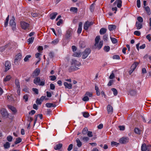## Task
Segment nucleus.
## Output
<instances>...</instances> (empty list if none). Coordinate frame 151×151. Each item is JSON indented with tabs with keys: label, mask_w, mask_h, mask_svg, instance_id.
Listing matches in <instances>:
<instances>
[{
	"label": "nucleus",
	"mask_w": 151,
	"mask_h": 151,
	"mask_svg": "<svg viewBox=\"0 0 151 151\" xmlns=\"http://www.w3.org/2000/svg\"><path fill=\"white\" fill-rule=\"evenodd\" d=\"M134 132L137 134H140V130L138 128H135L134 129Z\"/></svg>",
	"instance_id": "58836bf2"
},
{
	"label": "nucleus",
	"mask_w": 151,
	"mask_h": 151,
	"mask_svg": "<svg viewBox=\"0 0 151 151\" xmlns=\"http://www.w3.org/2000/svg\"><path fill=\"white\" fill-rule=\"evenodd\" d=\"M108 35L107 34L104 35L103 37V39L104 41H106L107 40Z\"/></svg>",
	"instance_id": "774afa93"
},
{
	"label": "nucleus",
	"mask_w": 151,
	"mask_h": 151,
	"mask_svg": "<svg viewBox=\"0 0 151 151\" xmlns=\"http://www.w3.org/2000/svg\"><path fill=\"white\" fill-rule=\"evenodd\" d=\"M138 65V63H134L131 66V68H133L134 69H135Z\"/></svg>",
	"instance_id": "0e129e2a"
},
{
	"label": "nucleus",
	"mask_w": 151,
	"mask_h": 151,
	"mask_svg": "<svg viewBox=\"0 0 151 151\" xmlns=\"http://www.w3.org/2000/svg\"><path fill=\"white\" fill-rule=\"evenodd\" d=\"M111 39L112 42L114 44H115L117 42V40L115 38L111 37Z\"/></svg>",
	"instance_id": "a18cd8bd"
},
{
	"label": "nucleus",
	"mask_w": 151,
	"mask_h": 151,
	"mask_svg": "<svg viewBox=\"0 0 151 151\" xmlns=\"http://www.w3.org/2000/svg\"><path fill=\"white\" fill-rule=\"evenodd\" d=\"M10 144L8 142H6V143L4 145V149H7L10 147Z\"/></svg>",
	"instance_id": "c756f323"
},
{
	"label": "nucleus",
	"mask_w": 151,
	"mask_h": 151,
	"mask_svg": "<svg viewBox=\"0 0 151 151\" xmlns=\"http://www.w3.org/2000/svg\"><path fill=\"white\" fill-rule=\"evenodd\" d=\"M15 20V18L14 16H13L12 18L9 21V25L12 27V30L14 31L16 29V23L14 22Z\"/></svg>",
	"instance_id": "20e7f679"
},
{
	"label": "nucleus",
	"mask_w": 151,
	"mask_h": 151,
	"mask_svg": "<svg viewBox=\"0 0 151 151\" xmlns=\"http://www.w3.org/2000/svg\"><path fill=\"white\" fill-rule=\"evenodd\" d=\"M87 135L89 137H92L93 136L92 132L91 131H88L87 132Z\"/></svg>",
	"instance_id": "680f3d73"
},
{
	"label": "nucleus",
	"mask_w": 151,
	"mask_h": 151,
	"mask_svg": "<svg viewBox=\"0 0 151 151\" xmlns=\"http://www.w3.org/2000/svg\"><path fill=\"white\" fill-rule=\"evenodd\" d=\"M11 65L10 64L9 62L8 61H6V62L5 65V72H6L10 69Z\"/></svg>",
	"instance_id": "9b49d317"
},
{
	"label": "nucleus",
	"mask_w": 151,
	"mask_h": 151,
	"mask_svg": "<svg viewBox=\"0 0 151 151\" xmlns=\"http://www.w3.org/2000/svg\"><path fill=\"white\" fill-rule=\"evenodd\" d=\"M34 39V37H32L27 40V42H29V44H30L33 42Z\"/></svg>",
	"instance_id": "4c0bfd02"
},
{
	"label": "nucleus",
	"mask_w": 151,
	"mask_h": 151,
	"mask_svg": "<svg viewBox=\"0 0 151 151\" xmlns=\"http://www.w3.org/2000/svg\"><path fill=\"white\" fill-rule=\"evenodd\" d=\"M73 145L72 144H70L68 148L67 149V150L68 151L71 150L73 148Z\"/></svg>",
	"instance_id": "e2e57ef3"
},
{
	"label": "nucleus",
	"mask_w": 151,
	"mask_h": 151,
	"mask_svg": "<svg viewBox=\"0 0 151 151\" xmlns=\"http://www.w3.org/2000/svg\"><path fill=\"white\" fill-rule=\"evenodd\" d=\"M22 57V55L19 53L18 54L17 56H16L14 60V63L15 64H17L18 62L20 61Z\"/></svg>",
	"instance_id": "6e6552de"
},
{
	"label": "nucleus",
	"mask_w": 151,
	"mask_h": 151,
	"mask_svg": "<svg viewBox=\"0 0 151 151\" xmlns=\"http://www.w3.org/2000/svg\"><path fill=\"white\" fill-rule=\"evenodd\" d=\"M95 8V4H92L90 6V9L91 12H93L94 11Z\"/></svg>",
	"instance_id": "de8ad7c7"
},
{
	"label": "nucleus",
	"mask_w": 151,
	"mask_h": 151,
	"mask_svg": "<svg viewBox=\"0 0 151 151\" xmlns=\"http://www.w3.org/2000/svg\"><path fill=\"white\" fill-rule=\"evenodd\" d=\"M76 141L77 143V146L78 147H80L82 145V143L78 138L76 139Z\"/></svg>",
	"instance_id": "2f4dec72"
},
{
	"label": "nucleus",
	"mask_w": 151,
	"mask_h": 151,
	"mask_svg": "<svg viewBox=\"0 0 151 151\" xmlns=\"http://www.w3.org/2000/svg\"><path fill=\"white\" fill-rule=\"evenodd\" d=\"M79 45L80 47L81 48L85 47L86 46L85 42L83 41H80L79 43Z\"/></svg>",
	"instance_id": "6ab92c4d"
},
{
	"label": "nucleus",
	"mask_w": 151,
	"mask_h": 151,
	"mask_svg": "<svg viewBox=\"0 0 151 151\" xmlns=\"http://www.w3.org/2000/svg\"><path fill=\"white\" fill-rule=\"evenodd\" d=\"M93 24L92 22H89L88 21L86 22L84 25V29L85 30L88 29V27Z\"/></svg>",
	"instance_id": "423d86ee"
},
{
	"label": "nucleus",
	"mask_w": 151,
	"mask_h": 151,
	"mask_svg": "<svg viewBox=\"0 0 151 151\" xmlns=\"http://www.w3.org/2000/svg\"><path fill=\"white\" fill-rule=\"evenodd\" d=\"M64 86L65 88H68L70 89L72 88V85L70 84H68V83L65 82L64 83Z\"/></svg>",
	"instance_id": "412c9836"
},
{
	"label": "nucleus",
	"mask_w": 151,
	"mask_h": 151,
	"mask_svg": "<svg viewBox=\"0 0 151 151\" xmlns=\"http://www.w3.org/2000/svg\"><path fill=\"white\" fill-rule=\"evenodd\" d=\"M30 55H27L24 58V60L25 62H27L29 61V58L31 57Z\"/></svg>",
	"instance_id": "79ce46f5"
},
{
	"label": "nucleus",
	"mask_w": 151,
	"mask_h": 151,
	"mask_svg": "<svg viewBox=\"0 0 151 151\" xmlns=\"http://www.w3.org/2000/svg\"><path fill=\"white\" fill-rule=\"evenodd\" d=\"M70 10L73 12L76 13L78 9L77 8L75 7H71L70 8Z\"/></svg>",
	"instance_id": "c9c22d12"
},
{
	"label": "nucleus",
	"mask_w": 151,
	"mask_h": 151,
	"mask_svg": "<svg viewBox=\"0 0 151 151\" xmlns=\"http://www.w3.org/2000/svg\"><path fill=\"white\" fill-rule=\"evenodd\" d=\"M107 29L105 28H101L99 31V33L101 35H103L105 34L106 31Z\"/></svg>",
	"instance_id": "dca6fc26"
},
{
	"label": "nucleus",
	"mask_w": 151,
	"mask_h": 151,
	"mask_svg": "<svg viewBox=\"0 0 151 151\" xmlns=\"http://www.w3.org/2000/svg\"><path fill=\"white\" fill-rule=\"evenodd\" d=\"M46 106L48 108L51 107H55L56 105L55 104H53L52 103H47L46 104Z\"/></svg>",
	"instance_id": "393cba45"
},
{
	"label": "nucleus",
	"mask_w": 151,
	"mask_h": 151,
	"mask_svg": "<svg viewBox=\"0 0 151 151\" xmlns=\"http://www.w3.org/2000/svg\"><path fill=\"white\" fill-rule=\"evenodd\" d=\"M63 144L61 143H59L56 145L54 147V149L55 150H60L62 147Z\"/></svg>",
	"instance_id": "a211bd4d"
},
{
	"label": "nucleus",
	"mask_w": 151,
	"mask_h": 151,
	"mask_svg": "<svg viewBox=\"0 0 151 151\" xmlns=\"http://www.w3.org/2000/svg\"><path fill=\"white\" fill-rule=\"evenodd\" d=\"M23 98L25 100V101L27 102L28 101V96L27 94H25L23 96Z\"/></svg>",
	"instance_id": "603ef678"
},
{
	"label": "nucleus",
	"mask_w": 151,
	"mask_h": 151,
	"mask_svg": "<svg viewBox=\"0 0 151 151\" xmlns=\"http://www.w3.org/2000/svg\"><path fill=\"white\" fill-rule=\"evenodd\" d=\"M103 44V41H101L99 44V43L96 46H94L96 47V48H97L98 50H99L102 47Z\"/></svg>",
	"instance_id": "4468645a"
},
{
	"label": "nucleus",
	"mask_w": 151,
	"mask_h": 151,
	"mask_svg": "<svg viewBox=\"0 0 151 151\" xmlns=\"http://www.w3.org/2000/svg\"><path fill=\"white\" fill-rule=\"evenodd\" d=\"M41 79L40 77H35L33 81L34 83L36 85L39 84L40 86H44L45 84V80H44L43 81H41L40 82Z\"/></svg>",
	"instance_id": "f257e3e1"
},
{
	"label": "nucleus",
	"mask_w": 151,
	"mask_h": 151,
	"mask_svg": "<svg viewBox=\"0 0 151 151\" xmlns=\"http://www.w3.org/2000/svg\"><path fill=\"white\" fill-rule=\"evenodd\" d=\"M137 20L138 22L140 23H142L143 21V19L141 17H139L137 18Z\"/></svg>",
	"instance_id": "3c124183"
},
{
	"label": "nucleus",
	"mask_w": 151,
	"mask_h": 151,
	"mask_svg": "<svg viewBox=\"0 0 151 151\" xmlns=\"http://www.w3.org/2000/svg\"><path fill=\"white\" fill-rule=\"evenodd\" d=\"M85 94L89 97H92L93 96V93L88 91L86 92Z\"/></svg>",
	"instance_id": "a19ab883"
},
{
	"label": "nucleus",
	"mask_w": 151,
	"mask_h": 151,
	"mask_svg": "<svg viewBox=\"0 0 151 151\" xmlns=\"http://www.w3.org/2000/svg\"><path fill=\"white\" fill-rule=\"evenodd\" d=\"M49 56L50 58H52L54 57V53L53 52H50Z\"/></svg>",
	"instance_id": "13d9d810"
},
{
	"label": "nucleus",
	"mask_w": 151,
	"mask_h": 151,
	"mask_svg": "<svg viewBox=\"0 0 151 151\" xmlns=\"http://www.w3.org/2000/svg\"><path fill=\"white\" fill-rule=\"evenodd\" d=\"M63 20L61 19H60L59 21L57 23V25L58 26H60L61 24L63 23Z\"/></svg>",
	"instance_id": "338daca9"
},
{
	"label": "nucleus",
	"mask_w": 151,
	"mask_h": 151,
	"mask_svg": "<svg viewBox=\"0 0 151 151\" xmlns=\"http://www.w3.org/2000/svg\"><path fill=\"white\" fill-rule=\"evenodd\" d=\"M72 65H75L76 66H80L81 65V63L75 59L72 60Z\"/></svg>",
	"instance_id": "ddd939ff"
},
{
	"label": "nucleus",
	"mask_w": 151,
	"mask_h": 151,
	"mask_svg": "<svg viewBox=\"0 0 151 151\" xmlns=\"http://www.w3.org/2000/svg\"><path fill=\"white\" fill-rule=\"evenodd\" d=\"M59 42V40L58 39H56L52 41L51 42V44H53L54 45H56Z\"/></svg>",
	"instance_id": "8fccbe9b"
},
{
	"label": "nucleus",
	"mask_w": 151,
	"mask_h": 151,
	"mask_svg": "<svg viewBox=\"0 0 151 151\" xmlns=\"http://www.w3.org/2000/svg\"><path fill=\"white\" fill-rule=\"evenodd\" d=\"M82 100L84 101H87L89 100V98L85 94V96L82 98Z\"/></svg>",
	"instance_id": "49530a36"
},
{
	"label": "nucleus",
	"mask_w": 151,
	"mask_h": 151,
	"mask_svg": "<svg viewBox=\"0 0 151 151\" xmlns=\"http://www.w3.org/2000/svg\"><path fill=\"white\" fill-rule=\"evenodd\" d=\"M88 129L87 127L84 128L82 131V134H83L85 135L87 134L88 132Z\"/></svg>",
	"instance_id": "ea45409f"
},
{
	"label": "nucleus",
	"mask_w": 151,
	"mask_h": 151,
	"mask_svg": "<svg viewBox=\"0 0 151 151\" xmlns=\"http://www.w3.org/2000/svg\"><path fill=\"white\" fill-rule=\"evenodd\" d=\"M111 145L112 147L114 146L116 147L118 145H119V143H117L116 142L114 141L112 142L111 143Z\"/></svg>",
	"instance_id": "09e8293b"
},
{
	"label": "nucleus",
	"mask_w": 151,
	"mask_h": 151,
	"mask_svg": "<svg viewBox=\"0 0 151 151\" xmlns=\"http://www.w3.org/2000/svg\"><path fill=\"white\" fill-rule=\"evenodd\" d=\"M78 69V68L75 66H71L69 68V71L70 72H71L73 70H77Z\"/></svg>",
	"instance_id": "2eb2a0df"
},
{
	"label": "nucleus",
	"mask_w": 151,
	"mask_h": 151,
	"mask_svg": "<svg viewBox=\"0 0 151 151\" xmlns=\"http://www.w3.org/2000/svg\"><path fill=\"white\" fill-rule=\"evenodd\" d=\"M81 52H75L73 54V56L74 57H80L81 56Z\"/></svg>",
	"instance_id": "f704fd0d"
},
{
	"label": "nucleus",
	"mask_w": 151,
	"mask_h": 151,
	"mask_svg": "<svg viewBox=\"0 0 151 151\" xmlns=\"http://www.w3.org/2000/svg\"><path fill=\"white\" fill-rule=\"evenodd\" d=\"M111 90L113 92V94L114 96H116L118 94V92L116 89L115 88H112Z\"/></svg>",
	"instance_id": "37998d69"
},
{
	"label": "nucleus",
	"mask_w": 151,
	"mask_h": 151,
	"mask_svg": "<svg viewBox=\"0 0 151 151\" xmlns=\"http://www.w3.org/2000/svg\"><path fill=\"white\" fill-rule=\"evenodd\" d=\"M137 91L136 90H132L130 91V94L132 96H134L135 95L137 94Z\"/></svg>",
	"instance_id": "c85d7f7f"
},
{
	"label": "nucleus",
	"mask_w": 151,
	"mask_h": 151,
	"mask_svg": "<svg viewBox=\"0 0 151 151\" xmlns=\"http://www.w3.org/2000/svg\"><path fill=\"white\" fill-rule=\"evenodd\" d=\"M117 4V6L118 8H120L122 6V1L121 0H116L114 3V5L115 6Z\"/></svg>",
	"instance_id": "9d476101"
},
{
	"label": "nucleus",
	"mask_w": 151,
	"mask_h": 151,
	"mask_svg": "<svg viewBox=\"0 0 151 151\" xmlns=\"http://www.w3.org/2000/svg\"><path fill=\"white\" fill-rule=\"evenodd\" d=\"M134 34L137 36H139L141 34L140 32L138 31H135L134 32Z\"/></svg>",
	"instance_id": "5fc2aeb1"
},
{
	"label": "nucleus",
	"mask_w": 151,
	"mask_h": 151,
	"mask_svg": "<svg viewBox=\"0 0 151 151\" xmlns=\"http://www.w3.org/2000/svg\"><path fill=\"white\" fill-rule=\"evenodd\" d=\"M40 70L38 68H36L32 73V76L33 78H35L38 76L40 73Z\"/></svg>",
	"instance_id": "1a4fd4ad"
},
{
	"label": "nucleus",
	"mask_w": 151,
	"mask_h": 151,
	"mask_svg": "<svg viewBox=\"0 0 151 151\" xmlns=\"http://www.w3.org/2000/svg\"><path fill=\"white\" fill-rule=\"evenodd\" d=\"M91 52V50L89 48L86 49L82 52V58L83 59L86 58Z\"/></svg>",
	"instance_id": "f03ea898"
},
{
	"label": "nucleus",
	"mask_w": 151,
	"mask_h": 151,
	"mask_svg": "<svg viewBox=\"0 0 151 151\" xmlns=\"http://www.w3.org/2000/svg\"><path fill=\"white\" fill-rule=\"evenodd\" d=\"M129 138L128 137H123L119 140V142L122 144H126L128 142Z\"/></svg>",
	"instance_id": "0eeeda50"
},
{
	"label": "nucleus",
	"mask_w": 151,
	"mask_h": 151,
	"mask_svg": "<svg viewBox=\"0 0 151 151\" xmlns=\"http://www.w3.org/2000/svg\"><path fill=\"white\" fill-rule=\"evenodd\" d=\"M11 78V77L10 75L7 76L6 78L4 79L3 81L5 82L8 81L10 80Z\"/></svg>",
	"instance_id": "72a5a7b5"
},
{
	"label": "nucleus",
	"mask_w": 151,
	"mask_h": 151,
	"mask_svg": "<svg viewBox=\"0 0 151 151\" xmlns=\"http://www.w3.org/2000/svg\"><path fill=\"white\" fill-rule=\"evenodd\" d=\"M73 33V30L71 28L69 29L66 32V33L65 35V38L67 40H69L70 39V37Z\"/></svg>",
	"instance_id": "7ed1b4c3"
},
{
	"label": "nucleus",
	"mask_w": 151,
	"mask_h": 151,
	"mask_svg": "<svg viewBox=\"0 0 151 151\" xmlns=\"http://www.w3.org/2000/svg\"><path fill=\"white\" fill-rule=\"evenodd\" d=\"M58 14L57 12H54L50 14V18L51 19H53L55 18L56 15Z\"/></svg>",
	"instance_id": "b1692460"
},
{
	"label": "nucleus",
	"mask_w": 151,
	"mask_h": 151,
	"mask_svg": "<svg viewBox=\"0 0 151 151\" xmlns=\"http://www.w3.org/2000/svg\"><path fill=\"white\" fill-rule=\"evenodd\" d=\"M107 109L109 114L112 112L113 111V108L110 105H109L107 106Z\"/></svg>",
	"instance_id": "cd10ccee"
},
{
	"label": "nucleus",
	"mask_w": 151,
	"mask_h": 151,
	"mask_svg": "<svg viewBox=\"0 0 151 151\" xmlns=\"http://www.w3.org/2000/svg\"><path fill=\"white\" fill-rule=\"evenodd\" d=\"M31 15L33 17H38L39 16V14H38L36 13H32Z\"/></svg>",
	"instance_id": "bf43d9fd"
},
{
	"label": "nucleus",
	"mask_w": 151,
	"mask_h": 151,
	"mask_svg": "<svg viewBox=\"0 0 151 151\" xmlns=\"http://www.w3.org/2000/svg\"><path fill=\"white\" fill-rule=\"evenodd\" d=\"M1 113L3 117H7L8 116V113L6 109H2L1 110Z\"/></svg>",
	"instance_id": "f8f14e48"
},
{
	"label": "nucleus",
	"mask_w": 151,
	"mask_h": 151,
	"mask_svg": "<svg viewBox=\"0 0 151 151\" xmlns=\"http://www.w3.org/2000/svg\"><path fill=\"white\" fill-rule=\"evenodd\" d=\"M82 23L81 22H79L78 25V28L77 30V33L80 34L82 31Z\"/></svg>",
	"instance_id": "aec40b11"
},
{
	"label": "nucleus",
	"mask_w": 151,
	"mask_h": 151,
	"mask_svg": "<svg viewBox=\"0 0 151 151\" xmlns=\"http://www.w3.org/2000/svg\"><path fill=\"white\" fill-rule=\"evenodd\" d=\"M7 106L9 109H10L14 113L16 112V109L14 107L10 105H7Z\"/></svg>",
	"instance_id": "5701e85b"
},
{
	"label": "nucleus",
	"mask_w": 151,
	"mask_h": 151,
	"mask_svg": "<svg viewBox=\"0 0 151 151\" xmlns=\"http://www.w3.org/2000/svg\"><path fill=\"white\" fill-rule=\"evenodd\" d=\"M136 25L137 29H140L142 27V24L138 22H136Z\"/></svg>",
	"instance_id": "f3484780"
},
{
	"label": "nucleus",
	"mask_w": 151,
	"mask_h": 151,
	"mask_svg": "<svg viewBox=\"0 0 151 151\" xmlns=\"http://www.w3.org/2000/svg\"><path fill=\"white\" fill-rule=\"evenodd\" d=\"M104 49L105 52H107L109 51L110 47L109 46H104Z\"/></svg>",
	"instance_id": "c03bdc74"
},
{
	"label": "nucleus",
	"mask_w": 151,
	"mask_h": 151,
	"mask_svg": "<svg viewBox=\"0 0 151 151\" xmlns=\"http://www.w3.org/2000/svg\"><path fill=\"white\" fill-rule=\"evenodd\" d=\"M15 84L16 87L17 88H20L19 82L18 80L16 79L15 80Z\"/></svg>",
	"instance_id": "473e14b6"
},
{
	"label": "nucleus",
	"mask_w": 151,
	"mask_h": 151,
	"mask_svg": "<svg viewBox=\"0 0 151 151\" xmlns=\"http://www.w3.org/2000/svg\"><path fill=\"white\" fill-rule=\"evenodd\" d=\"M144 7L145 9V11H146L147 13L148 14V15H150L151 12L150 7L148 6H147L146 7Z\"/></svg>",
	"instance_id": "7c9ffc66"
},
{
	"label": "nucleus",
	"mask_w": 151,
	"mask_h": 151,
	"mask_svg": "<svg viewBox=\"0 0 151 151\" xmlns=\"http://www.w3.org/2000/svg\"><path fill=\"white\" fill-rule=\"evenodd\" d=\"M83 115L84 117L87 118L89 116V114L87 112H84L83 113Z\"/></svg>",
	"instance_id": "864d4df0"
},
{
	"label": "nucleus",
	"mask_w": 151,
	"mask_h": 151,
	"mask_svg": "<svg viewBox=\"0 0 151 151\" xmlns=\"http://www.w3.org/2000/svg\"><path fill=\"white\" fill-rule=\"evenodd\" d=\"M148 147V146H147L146 144L145 143L143 144L141 146V150L142 151H146L147 150H148L147 148Z\"/></svg>",
	"instance_id": "4be33fe9"
},
{
	"label": "nucleus",
	"mask_w": 151,
	"mask_h": 151,
	"mask_svg": "<svg viewBox=\"0 0 151 151\" xmlns=\"http://www.w3.org/2000/svg\"><path fill=\"white\" fill-rule=\"evenodd\" d=\"M137 7L139 8L141 6V2L140 0H137Z\"/></svg>",
	"instance_id": "052dcab7"
},
{
	"label": "nucleus",
	"mask_w": 151,
	"mask_h": 151,
	"mask_svg": "<svg viewBox=\"0 0 151 151\" xmlns=\"http://www.w3.org/2000/svg\"><path fill=\"white\" fill-rule=\"evenodd\" d=\"M13 139L12 137L11 136H9L7 137V139L8 141L10 142L12 141Z\"/></svg>",
	"instance_id": "6e6d98bb"
},
{
	"label": "nucleus",
	"mask_w": 151,
	"mask_h": 151,
	"mask_svg": "<svg viewBox=\"0 0 151 151\" xmlns=\"http://www.w3.org/2000/svg\"><path fill=\"white\" fill-rule=\"evenodd\" d=\"M21 27L22 29H26L29 26V24L24 22H20Z\"/></svg>",
	"instance_id": "39448f33"
},
{
	"label": "nucleus",
	"mask_w": 151,
	"mask_h": 151,
	"mask_svg": "<svg viewBox=\"0 0 151 151\" xmlns=\"http://www.w3.org/2000/svg\"><path fill=\"white\" fill-rule=\"evenodd\" d=\"M82 139L84 142H87L89 140V138L88 137H82Z\"/></svg>",
	"instance_id": "69168bd1"
},
{
	"label": "nucleus",
	"mask_w": 151,
	"mask_h": 151,
	"mask_svg": "<svg viewBox=\"0 0 151 151\" xmlns=\"http://www.w3.org/2000/svg\"><path fill=\"white\" fill-rule=\"evenodd\" d=\"M50 80L52 81H55L56 79V78L55 76H50Z\"/></svg>",
	"instance_id": "4d7b16f0"
},
{
	"label": "nucleus",
	"mask_w": 151,
	"mask_h": 151,
	"mask_svg": "<svg viewBox=\"0 0 151 151\" xmlns=\"http://www.w3.org/2000/svg\"><path fill=\"white\" fill-rule=\"evenodd\" d=\"M116 26L115 25H109L108 28L110 31H112L116 28Z\"/></svg>",
	"instance_id": "bb28decb"
},
{
	"label": "nucleus",
	"mask_w": 151,
	"mask_h": 151,
	"mask_svg": "<svg viewBox=\"0 0 151 151\" xmlns=\"http://www.w3.org/2000/svg\"><path fill=\"white\" fill-rule=\"evenodd\" d=\"M100 37L99 36H97L95 39V44L94 46H96L99 43L100 40Z\"/></svg>",
	"instance_id": "a878e982"
},
{
	"label": "nucleus",
	"mask_w": 151,
	"mask_h": 151,
	"mask_svg": "<svg viewBox=\"0 0 151 151\" xmlns=\"http://www.w3.org/2000/svg\"><path fill=\"white\" fill-rule=\"evenodd\" d=\"M22 141V139L20 137H18L16 139V140L15 141L14 143L15 144H17L21 142Z\"/></svg>",
	"instance_id": "e433bc0d"
}]
</instances>
